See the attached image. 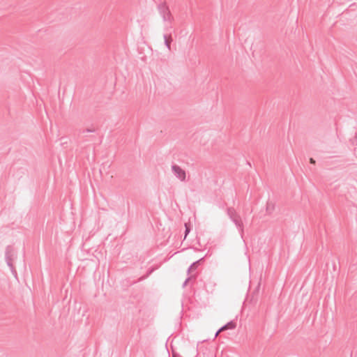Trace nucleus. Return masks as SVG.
I'll return each instance as SVG.
<instances>
[{
	"mask_svg": "<svg viewBox=\"0 0 357 357\" xmlns=\"http://www.w3.org/2000/svg\"><path fill=\"white\" fill-rule=\"evenodd\" d=\"M204 259V257L201 258L200 259L193 262L190 266L188 269V272L189 273L190 271L195 269L197 266L199 264L200 261H202Z\"/></svg>",
	"mask_w": 357,
	"mask_h": 357,
	"instance_id": "7",
	"label": "nucleus"
},
{
	"mask_svg": "<svg viewBox=\"0 0 357 357\" xmlns=\"http://www.w3.org/2000/svg\"><path fill=\"white\" fill-rule=\"evenodd\" d=\"M158 10L164 22H172V17L169 7L167 6L165 2L158 4Z\"/></svg>",
	"mask_w": 357,
	"mask_h": 357,
	"instance_id": "3",
	"label": "nucleus"
},
{
	"mask_svg": "<svg viewBox=\"0 0 357 357\" xmlns=\"http://www.w3.org/2000/svg\"><path fill=\"white\" fill-rule=\"evenodd\" d=\"M274 208H275L274 204L271 202H268L266 204V212L268 214H271L273 211Z\"/></svg>",
	"mask_w": 357,
	"mask_h": 357,
	"instance_id": "8",
	"label": "nucleus"
},
{
	"mask_svg": "<svg viewBox=\"0 0 357 357\" xmlns=\"http://www.w3.org/2000/svg\"><path fill=\"white\" fill-rule=\"evenodd\" d=\"M17 252L15 248L11 245L6 248L5 259L7 265L10 267V271L15 277H17V271L13 266V261L16 258Z\"/></svg>",
	"mask_w": 357,
	"mask_h": 357,
	"instance_id": "2",
	"label": "nucleus"
},
{
	"mask_svg": "<svg viewBox=\"0 0 357 357\" xmlns=\"http://www.w3.org/2000/svg\"><path fill=\"white\" fill-rule=\"evenodd\" d=\"M236 326V322L233 321H231L229 322H228L227 324H226L225 325H224V327L226 328V330L227 329H234Z\"/></svg>",
	"mask_w": 357,
	"mask_h": 357,
	"instance_id": "9",
	"label": "nucleus"
},
{
	"mask_svg": "<svg viewBox=\"0 0 357 357\" xmlns=\"http://www.w3.org/2000/svg\"><path fill=\"white\" fill-rule=\"evenodd\" d=\"M172 171L174 175L181 181H185L186 172L180 166L177 165H172Z\"/></svg>",
	"mask_w": 357,
	"mask_h": 357,
	"instance_id": "4",
	"label": "nucleus"
},
{
	"mask_svg": "<svg viewBox=\"0 0 357 357\" xmlns=\"http://www.w3.org/2000/svg\"><path fill=\"white\" fill-rule=\"evenodd\" d=\"M153 271V269L150 270V271L148 272L147 275H146V276H144V277L142 278V279H144V278H146V277H148V276H149V275H150Z\"/></svg>",
	"mask_w": 357,
	"mask_h": 357,
	"instance_id": "12",
	"label": "nucleus"
},
{
	"mask_svg": "<svg viewBox=\"0 0 357 357\" xmlns=\"http://www.w3.org/2000/svg\"><path fill=\"white\" fill-rule=\"evenodd\" d=\"M171 28H172L171 26H169V27H167H167L165 28V31H168L169 30V29H171Z\"/></svg>",
	"mask_w": 357,
	"mask_h": 357,
	"instance_id": "15",
	"label": "nucleus"
},
{
	"mask_svg": "<svg viewBox=\"0 0 357 357\" xmlns=\"http://www.w3.org/2000/svg\"><path fill=\"white\" fill-rule=\"evenodd\" d=\"M225 330H226V328H225L224 327V326H222V327L218 330V332H222V331H225Z\"/></svg>",
	"mask_w": 357,
	"mask_h": 357,
	"instance_id": "14",
	"label": "nucleus"
},
{
	"mask_svg": "<svg viewBox=\"0 0 357 357\" xmlns=\"http://www.w3.org/2000/svg\"><path fill=\"white\" fill-rule=\"evenodd\" d=\"M163 38H164L165 46L167 47V48L169 50H171L170 44H171V42L172 41V38L171 34H169V36H167V34H164Z\"/></svg>",
	"mask_w": 357,
	"mask_h": 357,
	"instance_id": "6",
	"label": "nucleus"
},
{
	"mask_svg": "<svg viewBox=\"0 0 357 357\" xmlns=\"http://www.w3.org/2000/svg\"><path fill=\"white\" fill-rule=\"evenodd\" d=\"M220 333V332H218V331L216 332V333H215V337H217Z\"/></svg>",
	"mask_w": 357,
	"mask_h": 357,
	"instance_id": "16",
	"label": "nucleus"
},
{
	"mask_svg": "<svg viewBox=\"0 0 357 357\" xmlns=\"http://www.w3.org/2000/svg\"><path fill=\"white\" fill-rule=\"evenodd\" d=\"M227 214L229 216V219L236 225L241 238H243L244 234V226L240 215L237 213V212L233 207H229L227 208Z\"/></svg>",
	"mask_w": 357,
	"mask_h": 357,
	"instance_id": "1",
	"label": "nucleus"
},
{
	"mask_svg": "<svg viewBox=\"0 0 357 357\" xmlns=\"http://www.w3.org/2000/svg\"><path fill=\"white\" fill-rule=\"evenodd\" d=\"M185 237L188 235V234L190 232V228L187 226V225H185Z\"/></svg>",
	"mask_w": 357,
	"mask_h": 357,
	"instance_id": "10",
	"label": "nucleus"
},
{
	"mask_svg": "<svg viewBox=\"0 0 357 357\" xmlns=\"http://www.w3.org/2000/svg\"><path fill=\"white\" fill-rule=\"evenodd\" d=\"M190 278H188L185 280V282H183V287H185L187 285V283L188 282V281L190 280Z\"/></svg>",
	"mask_w": 357,
	"mask_h": 357,
	"instance_id": "11",
	"label": "nucleus"
},
{
	"mask_svg": "<svg viewBox=\"0 0 357 357\" xmlns=\"http://www.w3.org/2000/svg\"><path fill=\"white\" fill-rule=\"evenodd\" d=\"M96 130L94 128H87L81 132L80 137L82 139L84 142H90L93 141L95 139V136H89V134L91 132H94Z\"/></svg>",
	"mask_w": 357,
	"mask_h": 357,
	"instance_id": "5",
	"label": "nucleus"
},
{
	"mask_svg": "<svg viewBox=\"0 0 357 357\" xmlns=\"http://www.w3.org/2000/svg\"><path fill=\"white\" fill-rule=\"evenodd\" d=\"M310 162L312 165H314L316 163V161L312 158H310Z\"/></svg>",
	"mask_w": 357,
	"mask_h": 357,
	"instance_id": "13",
	"label": "nucleus"
}]
</instances>
